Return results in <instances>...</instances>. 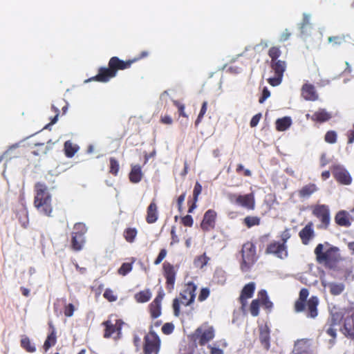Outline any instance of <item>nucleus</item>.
I'll return each mask as SVG.
<instances>
[{
  "label": "nucleus",
  "instance_id": "obj_1",
  "mask_svg": "<svg viewBox=\"0 0 354 354\" xmlns=\"http://www.w3.org/2000/svg\"><path fill=\"white\" fill-rule=\"evenodd\" d=\"M133 60H122L118 57H112L108 63V67H100L98 73L91 80L100 82H107L117 75L118 71L129 68Z\"/></svg>",
  "mask_w": 354,
  "mask_h": 354
},
{
  "label": "nucleus",
  "instance_id": "obj_2",
  "mask_svg": "<svg viewBox=\"0 0 354 354\" xmlns=\"http://www.w3.org/2000/svg\"><path fill=\"white\" fill-rule=\"evenodd\" d=\"M314 252L317 262L329 270H335L341 260L339 250L335 246H330L324 252V245L319 243Z\"/></svg>",
  "mask_w": 354,
  "mask_h": 354
},
{
  "label": "nucleus",
  "instance_id": "obj_3",
  "mask_svg": "<svg viewBox=\"0 0 354 354\" xmlns=\"http://www.w3.org/2000/svg\"><path fill=\"white\" fill-rule=\"evenodd\" d=\"M241 254V270L243 272H248L251 269L258 259L254 243L252 241L245 242L242 245Z\"/></svg>",
  "mask_w": 354,
  "mask_h": 354
},
{
  "label": "nucleus",
  "instance_id": "obj_4",
  "mask_svg": "<svg viewBox=\"0 0 354 354\" xmlns=\"http://www.w3.org/2000/svg\"><path fill=\"white\" fill-rule=\"evenodd\" d=\"M196 289H184L180 293L178 298L174 300L173 308L174 315L178 316L180 314V306H187L194 301Z\"/></svg>",
  "mask_w": 354,
  "mask_h": 354
},
{
  "label": "nucleus",
  "instance_id": "obj_5",
  "mask_svg": "<svg viewBox=\"0 0 354 354\" xmlns=\"http://www.w3.org/2000/svg\"><path fill=\"white\" fill-rule=\"evenodd\" d=\"M270 66L273 71L274 76L268 78L267 81L271 86H277L282 82L283 74L287 67L286 62L281 59L270 62Z\"/></svg>",
  "mask_w": 354,
  "mask_h": 354
},
{
  "label": "nucleus",
  "instance_id": "obj_6",
  "mask_svg": "<svg viewBox=\"0 0 354 354\" xmlns=\"http://www.w3.org/2000/svg\"><path fill=\"white\" fill-rule=\"evenodd\" d=\"M312 214L320 221L319 228L327 230L330 222V209L326 205H315L312 207Z\"/></svg>",
  "mask_w": 354,
  "mask_h": 354
},
{
  "label": "nucleus",
  "instance_id": "obj_7",
  "mask_svg": "<svg viewBox=\"0 0 354 354\" xmlns=\"http://www.w3.org/2000/svg\"><path fill=\"white\" fill-rule=\"evenodd\" d=\"M228 198L230 202L236 203L249 210H253L255 208V198L253 193L245 195L230 194Z\"/></svg>",
  "mask_w": 354,
  "mask_h": 354
},
{
  "label": "nucleus",
  "instance_id": "obj_8",
  "mask_svg": "<svg viewBox=\"0 0 354 354\" xmlns=\"http://www.w3.org/2000/svg\"><path fill=\"white\" fill-rule=\"evenodd\" d=\"M214 328L208 323H204L195 331L196 338L199 339L200 345H205L214 337Z\"/></svg>",
  "mask_w": 354,
  "mask_h": 354
},
{
  "label": "nucleus",
  "instance_id": "obj_9",
  "mask_svg": "<svg viewBox=\"0 0 354 354\" xmlns=\"http://www.w3.org/2000/svg\"><path fill=\"white\" fill-rule=\"evenodd\" d=\"M265 253L274 255L281 259H284L288 256V246L281 243L279 241H272L267 245Z\"/></svg>",
  "mask_w": 354,
  "mask_h": 354
},
{
  "label": "nucleus",
  "instance_id": "obj_10",
  "mask_svg": "<svg viewBox=\"0 0 354 354\" xmlns=\"http://www.w3.org/2000/svg\"><path fill=\"white\" fill-rule=\"evenodd\" d=\"M160 346V340L154 332L151 331L145 336L144 346L145 354H158Z\"/></svg>",
  "mask_w": 354,
  "mask_h": 354
},
{
  "label": "nucleus",
  "instance_id": "obj_11",
  "mask_svg": "<svg viewBox=\"0 0 354 354\" xmlns=\"http://www.w3.org/2000/svg\"><path fill=\"white\" fill-rule=\"evenodd\" d=\"M260 303L266 308H270L272 306V302L268 299L267 292L265 290H261L259 293V298L252 301L250 312L252 316L256 317L259 315Z\"/></svg>",
  "mask_w": 354,
  "mask_h": 354
},
{
  "label": "nucleus",
  "instance_id": "obj_12",
  "mask_svg": "<svg viewBox=\"0 0 354 354\" xmlns=\"http://www.w3.org/2000/svg\"><path fill=\"white\" fill-rule=\"evenodd\" d=\"M217 213L214 209L207 210L203 217L200 227L203 232H209L216 227Z\"/></svg>",
  "mask_w": 354,
  "mask_h": 354
},
{
  "label": "nucleus",
  "instance_id": "obj_13",
  "mask_svg": "<svg viewBox=\"0 0 354 354\" xmlns=\"http://www.w3.org/2000/svg\"><path fill=\"white\" fill-rule=\"evenodd\" d=\"M332 173L335 179L340 184L347 185L352 182V178L348 171L340 165L333 166Z\"/></svg>",
  "mask_w": 354,
  "mask_h": 354
},
{
  "label": "nucleus",
  "instance_id": "obj_14",
  "mask_svg": "<svg viewBox=\"0 0 354 354\" xmlns=\"http://www.w3.org/2000/svg\"><path fill=\"white\" fill-rule=\"evenodd\" d=\"M301 95L307 101H316L319 99V95L315 86L309 83H306L302 86Z\"/></svg>",
  "mask_w": 354,
  "mask_h": 354
},
{
  "label": "nucleus",
  "instance_id": "obj_15",
  "mask_svg": "<svg viewBox=\"0 0 354 354\" xmlns=\"http://www.w3.org/2000/svg\"><path fill=\"white\" fill-rule=\"evenodd\" d=\"M299 236L304 245H306L309 244L310 241L315 237V231L312 222H309L300 230Z\"/></svg>",
  "mask_w": 354,
  "mask_h": 354
},
{
  "label": "nucleus",
  "instance_id": "obj_16",
  "mask_svg": "<svg viewBox=\"0 0 354 354\" xmlns=\"http://www.w3.org/2000/svg\"><path fill=\"white\" fill-rule=\"evenodd\" d=\"M163 270L167 286H174L176 278L174 266L168 262H165L163 263Z\"/></svg>",
  "mask_w": 354,
  "mask_h": 354
},
{
  "label": "nucleus",
  "instance_id": "obj_17",
  "mask_svg": "<svg viewBox=\"0 0 354 354\" xmlns=\"http://www.w3.org/2000/svg\"><path fill=\"white\" fill-rule=\"evenodd\" d=\"M158 218V206L155 200H153L147 209L146 221L149 224L154 223Z\"/></svg>",
  "mask_w": 354,
  "mask_h": 354
},
{
  "label": "nucleus",
  "instance_id": "obj_18",
  "mask_svg": "<svg viewBox=\"0 0 354 354\" xmlns=\"http://www.w3.org/2000/svg\"><path fill=\"white\" fill-rule=\"evenodd\" d=\"M306 116L308 118H310L312 121L319 123L327 122L332 118L331 113L324 109H319L313 115H309L308 114Z\"/></svg>",
  "mask_w": 354,
  "mask_h": 354
},
{
  "label": "nucleus",
  "instance_id": "obj_19",
  "mask_svg": "<svg viewBox=\"0 0 354 354\" xmlns=\"http://www.w3.org/2000/svg\"><path fill=\"white\" fill-rule=\"evenodd\" d=\"M335 221L337 225L342 227H348L351 226V222L350 221L349 214L345 210L339 211L335 216Z\"/></svg>",
  "mask_w": 354,
  "mask_h": 354
},
{
  "label": "nucleus",
  "instance_id": "obj_20",
  "mask_svg": "<svg viewBox=\"0 0 354 354\" xmlns=\"http://www.w3.org/2000/svg\"><path fill=\"white\" fill-rule=\"evenodd\" d=\"M163 298V295L160 292L158 295L153 300L151 304V315L153 318H157L160 315L161 311V301Z\"/></svg>",
  "mask_w": 354,
  "mask_h": 354
},
{
  "label": "nucleus",
  "instance_id": "obj_21",
  "mask_svg": "<svg viewBox=\"0 0 354 354\" xmlns=\"http://www.w3.org/2000/svg\"><path fill=\"white\" fill-rule=\"evenodd\" d=\"M318 187L315 183H309L303 186L299 191L298 195L300 198H306L318 191Z\"/></svg>",
  "mask_w": 354,
  "mask_h": 354
},
{
  "label": "nucleus",
  "instance_id": "obj_22",
  "mask_svg": "<svg viewBox=\"0 0 354 354\" xmlns=\"http://www.w3.org/2000/svg\"><path fill=\"white\" fill-rule=\"evenodd\" d=\"M142 172L141 167L139 165H131V169L129 173V180L133 183H138L142 178Z\"/></svg>",
  "mask_w": 354,
  "mask_h": 354
},
{
  "label": "nucleus",
  "instance_id": "obj_23",
  "mask_svg": "<svg viewBox=\"0 0 354 354\" xmlns=\"http://www.w3.org/2000/svg\"><path fill=\"white\" fill-rule=\"evenodd\" d=\"M84 234L82 233H72L71 246L74 250L79 251L82 249L84 243Z\"/></svg>",
  "mask_w": 354,
  "mask_h": 354
},
{
  "label": "nucleus",
  "instance_id": "obj_24",
  "mask_svg": "<svg viewBox=\"0 0 354 354\" xmlns=\"http://www.w3.org/2000/svg\"><path fill=\"white\" fill-rule=\"evenodd\" d=\"M119 320H115V323L113 324L110 320H107L106 322H104L103 324L105 326V332H104V337L108 338L111 337L113 334H114L116 331L118 332V335L120 333V327H118L116 325Z\"/></svg>",
  "mask_w": 354,
  "mask_h": 354
},
{
  "label": "nucleus",
  "instance_id": "obj_25",
  "mask_svg": "<svg viewBox=\"0 0 354 354\" xmlns=\"http://www.w3.org/2000/svg\"><path fill=\"white\" fill-rule=\"evenodd\" d=\"M308 289H301L299 293V298L295 304V310L297 313L304 309V301L308 296Z\"/></svg>",
  "mask_w": 354,
  "mask_h": 354
},
{
  "label": "nucleus",
  "instance_id": "obj_26",
  "mask_svg": "<svg viewBox=\"0 0 354 354\" xmlns=\"http://www.w3.org/2000/svg\"><path fill=\"white\" fill-rule=\"evenodd\" d=\"M201 192L202 185L198 182H196L193 190V203L191 205L189 206L188 213H192L196 207V203L198 199V196L201 194Z\"/></svg>",
  "mask_w": 354,
  "mask_h": 354
},
{
  "label": "nucleus",
  "instance_id": "obj_27",
  "mask_svg": "<svg viewBox=\"0 0 354 354\" xmlns=\"http://www.w3.org/2000/svg\"><path fill=\"white\" fill-rule=\"evenodd\" d=\"M318 305V299L315 297H311L308 301V317L315 318L317 315V306Z\"/></svg>",
  "mask_w": 354,
  "mask_h": 354
},
{
  "label": "nucleus",
  "instance_id": "obj_28",
  "mask_svg": "<svg viewBox=\"0 0 354 354\" xmlns=\"http://www.w3.org/2000/svg\"><path fill=\"white\" fill-rule=\"evenodd\" d=\"M345 334L354 338V315L347 317L344 321Z\"/></svg>",
  "mask_w": 354,
  "mask_h": 354
},
{
  "label": "nucleus",
  "instance_id": "obj_29",
  "mask_svg": "<svg viewBox=\"0 0 354 354\" xmlns=\"http://www.w3.org/2000/svg\"><path fill=\"white\" fill-rule=\"evenodd\" d=\"M137 235L138 230L136 227H127L123 232L125 241L129 243H132L136 241Z\"/></svg>",
  "mask_w": 354,
  "mask_h": 354
},
{
  "label": "nucleus",
  "instance_id": "obj_30",
  "mask_svg": "<svg viewBox=\"0 0 354 354\" xmlns=\"http://www.w3.org/2000/svg\"><path fill=\"white\" fill-rule=\"evenodd\" d=\"M79 147L73 144L71 140H67L64 143V153L66 157L72 158L78 151Z\"/></svg>",
  "mask_w": 354,
  "mask_h": 354
},
{
  "label": "nucleus",
  "instance_id": "obj_31",
  "mask_svg": "<svg viewBox=\"0 0 354 354\" xmlns=\"http://www.w3.org/2000/svg\"><path fill=\"white\" fill-rule=\"evenodd\" d=\"M243 223L248 228L258 226L261 224V218L257 216H247L244 218Z\"/></svg>",
  "mask_w": 354,
  "mask_h": 354
},
{
  "label": "nucleus",
  "instance_id": "obj_32",
  "mask_svg": "<svg viewBox=\"0 0 354 354\" xmlns=\"http://www.w3.org/2000/svg\"><path fill=\"white\" fill-rule=\"evenodd\" d=\"M291 125V120L289 117L279 118L276 121V129L279 131H286Z\"/></svg>",
  "mask_w": 354,
  "mask_h": 354
},
{
  "label": "nucleus",
  "instance_id": "obj_33",
  "mask_svg": "<svg viewBox=\"0 0 354 354\" xmlns=\"http://www.w3.org/2000/svg\"><path fill=\"white\" fill-rule=\"evenodd\" d=\"M209 258L204 253L202 255L197 256L194 260V265L196 268L202 269L204 266H205Z\"/></svg>",
  "mask_w": 354,
  "mask_h": 354
},
{
  "label": "nucleus",
  "instance_id": "obj_34",
  "mask_svg": "<svg viewBox=\"0 0 354 354\" xmlns=\"http://www.w3.org/2000/svg\"><path fill=\"white\" fill-rule=\"evenodd\" d=\"M21 346L30 353H33L36 351L35 346L32 344L29 337L26 335L21 337Z\"/></svg>",
  "mask_w": 354,
  "mask_h": 354
},
{
  "label": "nucleus",
  "instance_id": "obj_35",
  "mask_svg": "<svg viewBox=\"0 0 354 354\" xmlns=\"http://www.w3.org/2000/svg\"><path fill=\"white\" fill-rule=\"evenodd\" d=\"M268 55L271 59L270 62L279 60V57L281 55V50L279 46H272L269 48Z\"/></svg>",
  "mask_w": 354,
  "mask_h": 354
},
{
  "label": "nucleus",
  "instance_id": "obj_36",
  "mask_svg": "<svg viewBox=\"0 0 354 354\" xmlns=\"http://www.w3.org/2000/svg\"><path fill=\"white\" fill-rule=\"evenodd\" d=\"M109 173L114 176H118L120 169L119 162L115 158L111 157L109 158Z\"/></svg>",
  "mask_w": 354,
  "mask_h": 354
},
{
  "label": "nucleus",
  "instance_id": "obj_37",
  "mask_svg": "<svg viewBox=\"0 0 354 354\" xmlns=\"http://www.w3.org/2000/svg\"><path fill=\"white\" fill-rule=\"evenodd\" d=\"M254 294V289H242L241 295L239 297L242 307L246 305V299L251 298Z\"/></svg>",
  "mask_w": 354,
  "mask_h": 354
},
{
  "label": "nucleus",
  "instance_id": "obj_38",
  "mask_svg": "<svg viewBox=\"0 0 354 354\" xmlns=\"http://www.w3.org/2000/svg\"><path fill=\"white\" fill-rule=\"evenodd\" d=\"M151 293H150L147 289H145L138 294H136L135 298L138 302L143 303L147 301L151 298Z\"/></svg>",
  "mask_w": 354,
  "mask_h": 354
},
{
  "label": "nucleus",
  "instance_id": "obj_39",
  "mask_svg": "<svg viewBox=\"0 0 354 354\" xmlns=\"http://www.w3.org/2000/svg\"><path fill=\"white\" fill-rule=\"evenodd\" d=\"M310 16L308 14L304 13L303 15V19L300 24V30L302 33H305L307 32L308 28L311 27Z\"/></svg>",
  "mask_w": 354,
  "mask_h": 354
},
{
  "label": "nucleus",
  "instance_id": "obj_40",
  "mask_svg": "<svg viewBox=\"0 0 354 354\" xmlns=\"http://www.w3.org/2000/svg\"><path fill=\"white\" fill-rule=\"evenodd\" d=\"M56 342V335L55 330H53L52 333L48 335L47 339H46L44 346L45 350H48L49 348H50L52 346L55 345Z\"/></svg>",
  "mask_w": 354,
  "mask_h": 354
},
{
  "label": "nucleus",
  "instance_id": "obj_41",
  "mask_svg": "<svg viewBox=\"0 0 354 354\" xmlns=\"http://www.w3.org/2000/svg\"><path fill=\"white\" fill-rule=\"evenodd\" d=\"M207 109V102L204 101L202 104V106L201 108L198 115L195 121V126L197 127L198 124L201 122L205 114L206 113Z\"/></svg>",
  "mask_w": 354,
  "mask_h": 354
},
{
  "label": "nucleus",
  "instance_id": "obj_42",
  "mask_svg": "<svg viewBox=\"0 0 354 354\" xmlns=\"http://www.w3.org/2000/svg\"><path fill=\"white\" fill-rule=\"evenodd\" d=\"M337 135L335 131H328L324 136V140L329 144H334L337 142Z\"/></svg>",
  "mask_w": 354,
  "mask_h": 354
},
{
  "label": "nucleus",
  "instance_id": "obj_43",
  "mask_svg": "<svg viewBox=\"0 0 354 354\" xmlns=\"http://www.w3.org/2000/svg\"><path fill=\"white\" fill-rule=\"evenodd\" d=\"M342 319V313L332 311L331 312L330 325L333 326H339L340 324Z\"/></svg>",
  "mask_w": 354,
  "mask_h": 354
},
{
  "label": "nucleus",
  "instance_id": "obj_44",
  "mask_svg": "<svg viewBox=\"0 0 354 354\" xmlns=\"http://www.w3.org/2000/svg\"><path fill=\"white\" fill-rule=\"evenodd\" d=\"M308 340L300 339L295 344V351L299 353L304 351L308 347Z\"/></svg>",
  "mask_w": 354,
  "mask_h": 354
},
{
  "label": "nucleus",
  "instance_id": "obj_45",
  "mask_svg": "<svg viewBox=\"0 0 354 354\" xmlns=\"http://www.w3.org/2000/svg\"><path fill=\"white\" fill-rule=\"evenodd\" d=\"M132 270V263H123L118 270V273L121 275H126Z\"/></svg>",
  "mask_w": 354,
  "mask_h": 354
},
{
  "label": "nucleus",
  "instance_id": "obj_46",
  "mask_svg": "<svg viewBox=\"0 0 354 354\" xmlns=\"http://www.w3.org/2000/svg\"><path fill=\"white\" fill-rule=\"evenodd\" d=\"M173 103H174V106H176V108L178 109V113H179L180 116H182L183 118L188 117V115H187V113L185 111V106L184 104L181 103L180 102H179L178 100H174Z\"/></svg>",
  "mask_w": 354,
  "mask_h": 354
},
{
  "label": "nucleus",
  "instance_id": "obj_47",
  "mask_svg": "<svg viewBox=\"0 0 354 354\" xmlns=\"http://www.w3.org/2000/svg\"><path fill=\"white\" fill-rule=\"evenodd\" d=\"M291 237L290 230L289 228L285 229L280 234L281 243L286 245L287 241Z\"/></svg>",
  "mask_w": 354,
  "mask_h": 354
},
{
  "label": "nucleus",
  "instance_id": "obj_48",
  "mask_svg": "<svg viewBox=\"0 0 354 354\" xmlns=\"http://www.w3.org/2000/svg\"><path fill=\"white\" fill-rule=\"evenodd\" d=\"M104 297L109 301H114L117 299L118 296L114 293L111 289H106L104 292Z\"/></svg>",
  "mask_w": 354,
  "mask_h": 354
},
{
  "label": "nucleus",
  "instance_id": "obj_49",
  "mask_svg": "<svg viewBox=\"0 0 354 354\" xmlns=\"http://www.w3.org/2000/svg\"><path fill=\"white\" fill-rule=\"evenodd\" d=\"M181 223L186 227H192L194 220L191 215H186L181 218Z\"/></svg>",
  "mask_w": 354,
  "mask_h": 354
},
{
  "label": "nucleus",
  "instance_id": "obj_50",
  "mask_svg": "<svg viewBox=\"0 0 354 354\" xmlns=\"http://www.w3.org/2000/svg\"><path fill=\"white\" fill-rule=\"evenodd\" d=\"M171 242L170 245H174L179 242V238L176 234V228L175 226H172L171 229Z\"/></svg>",
  "mask_w": 354,
  "mask_h": 354
},
{
  "label": "nucleus",
  "instance_id": "obj_51",
  "mask_svg": "<svg viewBox=\"0 0 354 354\" xmlns=\"http://www.w3.org/2000/svg\"><path fill=\"white\" fill-rule=\"evenodd\" d=\"M167 253V252L166 249H165V248L161 249L157 258L154 261V264L155 265L160 264L162 261V260L165 258Z\"/></svg>",
  "mask_w": 354,
  "mask_h": 354
},
{
  "label": "nucleus",
  "instance_id": "obj_52",
  "mask_svg": "<svg viewBox=\"0 0 354 354\" xmlns=\"http://www.w3.org/2000/svg\"><path fill=\"white\" fill-rule=\"evenodd\" d=\"M186 197V192H183L181 195H180L177 198V207L180 212L183 211V204Z\"/></svg>",
  "mask_w": 354,
  "mask_h": 354
},
{
  "label": "nucleus",
  "instance_id": "obj_53",
  "mask_svg": "<svg viewBox=\"0 0 354 354\" xmlns=\"http://www.w3.org/2000/svg\"><path fill=\"white\" fill-rule=\"evenodd\" d=\"M74 233H82L84 234L86 232V227L83 223H76L74 226Z\"/></svg>",
  "mask_w": 354,
  "mask_h": 354
},
{
  "label": "nucleus",
  "instance_id": "obj_54",
  "mask_svg": "<svg viewBox=\"0 0 354 354\" xmlns=\"http://www.w3.org/2000/svg\"><path fill=\"white\" fill-rule=\"evenodd\" d=\"M243 171V176H251V175H252L251 171L250 169H245L243 165L239 164L237 165L236 169V173L240 174L241 171Z\"/></svg>",
  "mask_w": 354,
  "mask_h": 354
},
{
  "label": "nucleus",
  "instance_id": "obj_55",
  "mask_svg": "<svg viewBox=\"0 0 354 354\" xmlns=\"http://www.w3.org/2000/svg\"><path fill=\"white\" fill-rule=\"evenodd\" d=\"M270 96V91L268 89V88L264 87L263 89V91H262V95L260 97V98L259 99V102L260 104H263L265 102V100L267 98H268Z\"/></svg>",
  "mask_w": 354,
  "mask_h": 354
},
{
  "label": "nucleus",
  "instance_id": "obj_56",
  "mask_svg": "<svg viewBox=\"0 0 354 354\" xmlns=\"http://www.w3.org/2000/svg\"><path fill=\"white\" fill-rule=\"evenodd\" d=\"M261 118V113H257V114L254 115L250 120V127H255L256 126H257Z\"/></svg>",
  "mask_w": 354,
  "mask_h": 354
},
{
  "label": "nucleus",
  "instance_id": "obj_57",
  "mask_svg": "<svg viewBox=\"0 0 354 354\" xmlns=\"http://www.w3.org/2000/svg\"><path fill=\"white\" fill-rule=\"evenodd\" d=\"M174 330V325L171 323H166L162 327V330L165 334H170Z\"/></svg>",
  "mask_w": 354,
  "mask_h": 354
},
{
  "label": "nucleus",
  "instance_id": "obj_58",
  "mask_svg": "<svg viewBox=\"0 0 354 354\" xmlns=\"http://www.w3.org/2000/svg\"><path fill=\"white\" fill-rule=\"evenodd\" d=\"M291 36V32L286 29L280 35L279 41L281 42H284L290 39Z\"/></svg>",
  "mask_w": 354,
  "mask_h": 354
},
{
  "label": "nucleus",
  "instance_id": "obj_59",
  "mask_svg": "<svg viewBox=\"0 0 354 354\" xmlns=\"http://www.w3.org/2000/svg\"><path fill=\"white\" fill-rule=\"evenodd\" d=\"M160 122L164 124H171L173 120L170 115H165L160 117Z\"/></svg>",
  "mask_w": 354,
  "mask_h": 354
},
{
  "label": "nucleus",
  "instance_id": "obj_60",
  "mask_svg": "<svg viewBox=\"0 0 354 354\" xmlns=\"http://www.w3.org/2000/svg\"><path fill=\"white\" fill-rule=\"evenodd\" d=\"M209 295V289H201V294L198 296V300L203 301L205 300Z\"/></svg>",
  "mask_w": 354,
  "mask_h": 354
},
{
  "label": "nucleus",
  "instance_id": "obj_61",
  "mask_svg": "<svg viewBox=\"0 0 354 354\" xmlns=\"http://www.w3.org/2000/svg\"><path fill=\"white\" fill-rule=\"evenodd\" d=\"M74 310H75L74 306L71 304H69L65 309L64 314L67 317H72L73 315Z\"/></svg>",
  "mask_w": 354,
  "mask_h": 354
},
{
  "label": "nucleus",
  "instance_id": "obj_62",
  "mask_svg": "<svg viewBox=\"0 0 354 354\" xmlns=\"http://www.w3.org/2000/svg\"><path fill=\"white\" fill-rule=\"evenodd\" d=\"M208 348L210 349V354H223V351L218 348L214 347L211 345H209Z\"/></svg>",
  "mask_w": 354,
  "mask_h": 354
},
{
  "label": "nucleus",
  "instance_id": "obj_63",
  "mask_svg": "<svg viewBox=\"0 0 354 354\" xmlns=\"http://www.w3.org/2000/svg\"><path fill=\"white\" fill-rule=\"evenodd\" d=\"M333 326L330 324V326L328 327L326 330L327 334H328L332 337L335 338L336 337V328H333Z\"/></svg>",
  "mask_w": 354,
  "mask_h": 354
},
{
  "label": "nucleus",
  "instance_id": "obj_64",
  "mask_svg": "<svg viewBox=\"0 0 354 354\" xmlns=\"http://www.w3.org/2000/svg\"><path fill=\"white\" fill-rule=\"evenodd\" d=\"M354 142V125L353 129L348 131V143L351 144Z\"/></svg>",
  "mask_w": 354,
  "mask_h": 354
}]
</instances>
